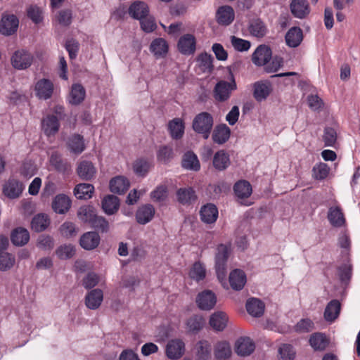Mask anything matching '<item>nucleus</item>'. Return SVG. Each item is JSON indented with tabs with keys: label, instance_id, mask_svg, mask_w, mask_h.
I'll return each mask as SVG.
<instances>
[{
	"label": "nucleus",
	"instance_id": "13d9d810",
	"mask_svg": "<svg viewBox=\"0 0 360 360\" xmlns=\"http://www.w3.org/2000/svg\"><path fill=\"white\" fill-rule=\"evenodd\" d=\"M280 360H293L295 357V351L289 344H283L278 348Z\"/></svg>",
	"mask_w": 360,
	"mask_h": 360
},
{
	"label": "nucleus",
	"instance_id": "79ce46f5",
	"mask_svg": "<svg viewBox=\"0 0 360 360\" xmlns=\"http://www.w3.org/2000/svg\"><path fill=\"white\" fill-rule=\"evenodd\" d=\"M182 167L186 169L199 170L200 165L197 155L191 151L186 153L183 156Z\"/></svg>",
	"mask_w": 360,
	"mask_h": 360
},
{
	"label": "nucleus",
	"instance_id": "423d86ee",
	"mask_svg": "<svg viewBox=\"0 0 360 360\" xmlns=\"http://www.w3.org/2000/svg\"><path fill=\"white\" fill-rule=\"evenodd\" d=\"M54 91L53 82L48 79H41L37 82L34 86L36 96L41 100L51 98Z\"/></svg>",
	"mask_w": 360,
	"mask_h": 360
},
{
	"label": "nucleus",
	"instance_id": "37998d69",
	"mask_svg": "<svg viewBox=\"0 0 360 360\" xmlns=\"http://www.w3.org/2000/svg\"><path fill=\"white\" fill-rule=\"evenodd\" d=\"M94 187L90 184H77L74 189V194L78 199H89L91 198Z\"/></svg>",
	"mask_w": 360,
	"mask_h": 360
},
{
	"label": "nucleus",
	"instance_id": "f3484780",
	"mask_svg": "<svg viewBox=\"0 0 360 360\" xmlns=\"http://www.w3.org/2000/svg\"><path fill=\"white\" fill-rule=\"evenodd\" d=\"M42 129L46 135L56 134L60 127L58 118L53 115H48L41 121Z\"/></svg>",
	"mask_w": 360,
	"mask_h": 360
},
{
	"label": "nucleus",
	"instance_id": "aec40b11",
	"mask_svg": "<svg viewBox=\"0 0 360 360\" xmlns=\"http://www.w3.org/2000/svg\"><path fill=\"white\" fill-rule=\"evenodd\" d=\"M71 206V200L65 194L57 195L52 202V208L58 214L67 212Z\"/></svg>",
	"mask_w": 360,
	"mask_h": 360
},
{
	"label": "nucleus",
	"instance_id": "69168bd1",
	"mask_svg": "<svg viewBox=\"0 0 360 360\" xmlns=\"http://www.w3.org/2000/svg\"><path fill=\"white\" fill-rule=\"evenodd\" d=\"M72 13L70 9H64L59 11L57 20L63 26H68L72 22Z\"/></svg>",
	"mask_w": 360,
	"mask_h": 360
},
{
	"label": "nucleus",
	"instance_id": "6e6d98bb",
	"mask_svg": "<svg viewBox=\"0 0 360 360\" xmlns=\"http://www.w3.org/2000/svg\"><path fill=\"white\" fill-rule=\"evenodd\" d=\"M330 167L327 164L319 162L316 164L312 169V176L316 180H323L329 174Z\"/></svg>",
	"mask_w": 360,
	"mask_h": 360
},
{
	"label": "nucleus",
	"instance_id": "2f4dec72",
	"mask_svg": "<svg viewBox=\"0 0 360 360\" xmlns=\"http://www.w3.org/2000/svg\"><path fill=\"white\" fill-rule=\"evenodd\" d=\"M150 51L157 58L164 57L168 51V44L164 39L157 38L151 42Z\"/></svg>",
	"mask_w": 360,
	"mask_h": 360
},
{
	"label": "nucleus",
	"instance_id": "7c9ffc66",
	"mask_svg": "<svg viewBox=\"0 0 360 360\" xmlns=\"http://www.w3.org/2000/svg\"><path fill=\"white\" fill-rule=\"evenodd\" d=\"M228 317L223 311H217L211 315L210 318V324L211 327L217 330H223L227 324Z\"/></svg>",
	"mask_w": 360,
	"mask_h": 360
},
{
	"label": "nucleus",
	"instance_id": "412c9836",
	"mask_svg": "<svg viewBox=\"0 0 360 360\" xmlns=\"http://www.w3.org/2000/svg\"><path fill=\"white\" fill-rule=\"evenodd\" d=\"M246 281V275L243 270L236 269L230 273L229 283L233 290H240L243 288Z\"/></svg>",
	"mask_w": 360,
	"mask_h": 360
},
{
	"label": "nucleus",
	"instance_id": "338daca9",
	"mask_svg": "<svg viewBox=\"0 0 360 360\" xmlns=\"http://www.w3.org/2000/svg\"><path fill=\"white\" fill-rule=\"evenodd\" d=\"M91 224L94 228L101 230L102 232H106L109 228L108 221L101 216L95 215Z\"/></svg>",
	"mask_w": 360,
	"mask_h": 360
},
{
	"label": "nucleus",
	"instance_id": "2eb2a0df",
	"mask_svg": "<svg viewBox=\"0 0 360 360\" xmlns=\"http://www.w3.org/2000/svg\"><path fill=\"white\" fill-rule=\"evenodd\" d=\"M179 51L185 55H190L195 50V39L193 35L186 34L182 36L178 42Z\"/></svg>",
	"mask_w": 360,
	"mask_h": 360
},
{
	"label": "nucleus",
	"instance_id": "e2e57ef3",
	"mask_svg": "<svg viewBox=\"0 0 360 360\" xmlns=\"http://www.w3.org/2000/svg\"><path fill=\"white\" fill-rule=\"evenodd\" d=\"M150 164L145 160L140 159L134 162L133 169L134 172L139 175L143 176L149 171Z\"/></svg>",
	"mask_w": 360,
	"mask_h": 360
},
{
	"label": "nucleus",
	"instance_id": "603ef678",
	"mask_svg": "<svg viewBox=\"0 0 360 360\" xmlns=\"http://www.w3.org/2000/svg\"><path fill=\"white\" fill-rule=\"evenodd\" d=\"M170 134L173 139L181 138L184 132L183 121L179 118H175L170 121L168 124Z\"/></svg>",
	"mask_w": 360,
	"mask_h": 360
},
{
	"label": "nucleus",
	"instance_id": "20e7f679",
	"mask_svg": "<svg viewBox=\"0 0 360 360\" xmlns=\"http://www.w3.org/2000/svg\"><path fill=\"white\" fill-rule=\"evenodd\" d=\"M19 25L18 18L13 14L4 13L0 21V33L5 36L13 34Z\"/></svg>",
	"mask_w": 360,
	"mask_h": 360
},
{
	"label": "nucleus",
	"instance_id": "3c124183",
	"mask_svg": "<svg viewBox=\"0 0 360 360\" xmlns=\"http://www.w3.org/2000/svg\"><path fill=\"white\" fill-rule=\"evenodd\" d=\"M176 195L179 202L183 205L191 204L196 200L195 191L191 188H180Z\"/></svg>",
	"mask_w": 360,
	"mask_h": 360
},
{
	"label": "nucleus",
	"instance_id": "052dcab7",
	"mask_svg": "<svg viewBox=\"0 0 360 360\" xmlns=\"http://www.w3.org/2000/svg\"><path fill=\"white\" fill-rule=\"evenodd\" d=\"M314 329V323L309 319H302L295 326V330L299 333H305Z\"/></svg>",
	"mask_w": 360,
	"mask_h": 360
},
{
	"label": "nucleus",
	"instance_id": "58836bf2",
	"mask_svg": "<svg viewBox=\"0 0 360 360\" xmlns=\"http://www.w3.org/2000/svg\"><path fill=\"white\" fill-rule=\"evenodd\" d=\"M233 191L238 198L245 199L251 195L252 186L248 181L240 180L235 184Z\"/></svg>",
	"mask_w": 360,
	"mask_h": 360
},
{
	"label": "nucleus",
	"instance_id": "9d476101",
	"mask_svg": "<svg viewBox=\"0 0 360 360\" xmlns=\"http://www.w3.org/2000/svg\"><path fill=\"white\" fill-rule=\"evenodd\" d=\"M217 302L215 295L211 290H205L198 294L196 302L198 307L202 310H210Z\"/></svg>",
	"mask_w": 360,
	"mask_h": 360
},
{
	"label": "nucleus",
	"instance_id": "774afa93",
	"mask_svg": "<svg viewBox=\"0 0 360 360\" xmlns=\"http://www.w3.org/2000/svg\"><path fill=\"white\" fill-rule=\"evenodd\" d=\"M61 234L67 238L75 236L77 234L75 225L70 221L63 223L60 226Z\"/></svg>",
	"mask_w": 360,
	"mask_h": 360
},
{
	"label": "nucleus",
	"instance_id": "a211bd4d",
	"mask_svg": "<svg viewBox=\"0 0 360 360\" xmlns=\"http://www.w3.org/2000/svg\"><path fill=\"white\" fill-rule=\"evenodd\" d=\"M155 210L150 204H146L140 207L136 213V219L139 224H146L150 221L154 217Z\"/></svg>",
	"mask_w": 360,
	"mask_h": 360
},
{
	"label": "nucleus",
	"instance_id": "c03bdc74",
	"mask_svg": "<svg viewBox=\"0 0 360 360\" xmlns=\"http://www.w3.org/2000/svg\"><path fill=\"white\" fill-rule=\"evenodd\" d=\"M16 259L14 255L8 252H0V271H8L15 265Z\"/></svg>",
	"mask_w": 360,
	"mask_h": 360
},
{
	"label": "nucleus",
	"instance_id": "c85d7f7f",
	"mask_svg": "<svg viewBox=\"0 0 360 360\" xmlns=\"http://www.w3.org/2000/svg\"><path fill=\"white\" fill-rule=\"evenodd\" d=\"M129 187L128 179L122 176H117L110 181V191L117 194L125 193Z\"/></svg>",
	"mask_w": 360,
	"mask_h": 360
},
{
	"label": "nucleus",
	"instance_id": "c756f323",
	"mask_svg": "<svg viewBox=\"0 0 360 360\" xmlns=\"http://www.w3.org/2000/svg\"><path fill=\"white\" fill-rule=\"evenodd\" d=\"M271 90V85L269 82H256L254 84V97L257 101H262L268 97Z\"/></svg>",
	"mask_w": 360,
	"mask_h": 360
},
{
	"label": "nucleus",
	"instance_id": "bb28decb",
	"mask_svg": "<svg viewBox=\"0 0 360 360\" xmlns=\"http://www.w3.org/2000/svg\"><path fill=\"white\" fill-rule=\"evenodd\" d=\"M232 350L230 344L226 341H220L214 347V357L218 360H226L231 357Z\"/></svg>",
	"mask_w": 360,
	"mask_h": 360
},
{
	"label": "nucleus",
	"instance_id": "09e8293b",
	"mask_svg": "<svg viewBox=\"0 0 360 360\" xmlns=\"http://www.w3.org/2000/svg\"><path fill=\"white\" fill-rule=\"evenodd\" d=\"M50 162L56 170L60 172H65L70 169V163L63 160L61 155L57 152H53L51 155Z\"/></svg>",
	"mask_w": 360,
	"mask_h": 360
},
{
	"label": "nucleus",
	"instance_id": "6e6552de",
	"mask_svg": "<svg viewBox=\"0 0 360 360\" xmlns=\"http://www.w3.org/2000/svg\"><path fill=\"white\" fill-rule=\"evenodd\" d=\"M255 349V342L248 337H240L235 343L236 352L240 356L250 355L254 352Z\"/></svg>",
	"mask_w": 360,
	"mask_h": 360
},
{
	"label": "nucleus",
	"instance_id": "1a4fd4ad",
	"mask_svg": "<svg viewBox=\"0 0 360 360\" xmlns=\"http://www.w3.org/2000/svg\"><path fill=\"white\" fill-rule=\"evenodd\" d=\"M272 56L271 49L266 45H259L252 53V60L258 66L266 65Z\"/></svg>",
	"mask_w": 360,
	"mask_h": 360
},
{
	"label": "nucleus",
	"instance_id": "c9c22d12",
	"mask_svg": "<svg viewBox=\"0 0 360 360\" xmlns=\"http://www.w3.org/2000/svg\"><path fill=\"white\" fill-rule=\"evenodd\" d=\"M341 304L337 300H331L326 306L324 311V319L327 321H333L335 320L340 312Z\"/></svg>",
	"mask_w": 360,
	"mask_h": 360
},
{
	"label": "nucleus",
	"instance_id": "bf43d9fd",
	"mask_svg": "<svg viewBox=\"0 0 360 360\" xmlns=\"http://www.w3.org/2000/svg\"><path fill=\"white\" fill-rule=\"evenodd\" d=\"M206 275V270L204 266L200 262H195L191 267L189 271V276L192 279L197 281H201L205 278Z\"/></svg>",
	"mask_w": 360,
	"mask_h": 360
},
{
	"label": "nucleus",
	"instance_id": "cd10ccee",
	"mask_svg": "<svg viewBox=\"0 0 360 360\" xmlns=\"http://www.w3.org/2000/svg\"><path fill=\"white\" fill-rule=\"evenodd\" d=\"M264 303L257 298H250L246 302V309L252 316L259 317L263 315L264 311Z\"/></svg>",
	"mask_w": 360,
	"mask_h": 360
},
{
	"label": "nucleus",
	"instance_id": "8fccbe9b",
	"mask_svg": "<svg viewBox=\"0 0 360 360\" xmlns=\"http://www.w3.org/2000/svg\"><path fill=\"white\" fill-rule=\"evenodd\" d=\"M338 275L343 285H347L349 284L352 275V265L349 261L338 267Z\"/></svg>",
	"mask_w": 360,
	"mask_h": 360
},
{
	"label": "nucleus",
	"instance_id": "473e14b6",
	"mask_svg": "<svg viewBox=\"0 0 360 360\" xmlns=\"http://www.w3.org/2000/svg\"><path fill=\"white\" fill-rule=\"evenodd\" d=\"M11 239L13 245L22 246L28 243L30 233L27 229L19 227L13 231Z\"/></svg>",
	"mask_w": 360,
	"mask_h": 360
},
{
	"label": "nucleus",
	"instance_id": "a18cd8bd",
	"mask_svg": "<svg viewBox=\"0 0 360 360\" xmlns=\"http://www.w3.org/2000/svg\"><path fill=\"white\" fill-rule=\"evenodd\" d=\"M85 94V89L81 84H73L70 94V103L73 105L79 104L84 101Z\"/></svg>",
	"mask_w": 360,
	"mask_h": 360
},
{
	"label": "nucleus",
	"instance_id": "39448f33",
	"mask_svg": "<svg viewBox=\"0 0 360 360\" xmlns=\"http://www.w3.org/2000/svg\"><path fill=\"white\" fill-rule=\"evenodd\" d=\"M33 61L32 55L25 50L16 51L11 58L13 66L18 70L29 68Z\"/></svg>",
	"mask_w": 360,
	"mask_h": 360
},
{
	"label": "nucleus",
	"instance_id": "f8f14e48",
	"mask_svg": "<svg viewBox=\"0 0 360 360\" xmlns=\"http://www.w3.org/2000/svg\"><path fill=\"white\" fill-rule=\"evenodd\" d=\"M23 190L22 184L19 181L10 179H8L3 188L4 194L11 199L18 198Z\"/></svg>",
	"mask_w": 360,
	"mask_h": 360
},
{
	"label": "nucleus",
	"instance_id": "680f3d73",
	"mask_svg": "<svg viewBox=\"0 0 360 360\" xmlns=\"http://www.w3.org/2000/svg\"><path fill=\"white\" fill-rule=\"evenodd\" d=\"M231 43L233 47L238 51H247L250 48L249 41L238 38L236 36L231 37Z\"/></svg>",
	"mask_w": 360,
	"mask_h": 360
},
{
	"label": "nucleus",
	"instance_id": "9b49d317",
	"mask_svg": "<svg viewBox=\"0 0 360 360\" xmlns=\"http://www.w3.org/2000/svg\"><path fill=\"white\" fill-rule=\"evenodd\" d=\"M290 8L292 14L300 19L306 18L310 13L307 0H291Z\"/></svg>",
	"mask_w": 360,
	"mask_h": 360
},
{
	"label": "nucleus",
	"instance_id": "0eeeda50",
	"mask_svg": "<svg viewBox=\"0 0 360 360\" xmlns=\"http://www.w3.org/2000/svg\"><path fill=\"white\" fill-rule=\"evenodd\" d=\"M185 352V344L179 339L171 340L166 346V355L170 359H179Z\"/></svg>",
	"mask_w": 360,
	"mask_h": 360
},
{
	"label": "nucleus",
	"instance_id": "b1692460",
	"mask_svg": "<svg viewBox=\"0 0 360 360\" xmlns=\"http://www.w3.org/2000/svg\"><path fill=\"white\" fill-rule=\"evenodd\" d=\"M201 220L206 224H212L218 217V210L213 204H207L201 207L200 212Z\"/></svg>",
	"mask_w": 360,
	"mask_h": 360
},
{
	"label": "nucleus",
	"instance_id": "dca6fc26",
	"mask_svg": "<svg viewBox=\"0 0 360 360\" xmlns=\"http://www.w3.org/2000/svg\"><path fill=\"white\" fill-rule=\"evenodd\" d=\"M77 173L82 179L89 181L95 176L96 169L91 162L83 160L79 162Z\"/></svg>",
	"mask_w": 360,
	"mask_h": 360
},
{
	"label": "nucleus",
	"instance_id": "a19ab883",
	"mask_svg": "<svg viewBox=\"0 0 360 360\" xmlns=\"http://www.w3.org/2000/svg\"><path fill=\"white\" fill-rule=\"evenodd\" d=\"M329 343L326 335L321 333H315L309 338V344L314 350H324Z\"/></svg>",
	"mask_w": 360,
	"mask_h": 360
},
{
	"label": "nucleus",
	"instance_id": "7ed1b4c3",
	"mask_svg": "<svg viewBox=\"0 0 360 360\" xmlns=\"http://www.w3.org/2000/svg\"><path fill=\"white\" fill-rule=\"evenodd\" d=\"M237 84L235 78L231 75L230 80H220L218 82L213 90V96L218 102H226L231 96L233 91L236 90Z\"/></svg>",
	"mask_w": 360,
	"mask_h": 360
},
{
	"label": "nucleus",
	"instance_id": "6ab92c4d",
	"mask_svg": "<svg viewBox=\"0 0 360 360\" xmlns=\"http://www.w3.org/2000/svg\"><path fill=\"white\" fill-rule=\"evenodd\" d=\"M148 6L143 1H136L129 8V14L134 19L141 20L148 16Z\"/></svg>",
	"mask_w": 360,
	"mask_h": 360
},
{
	"label": "nucleus",
	"instance_id": "0e129e2a",
	"mask_svg": "<svg viewBox=\"0 0 360 360\" xmlns=\"http://www.w3.org/2000/svg\"><path fill=\"white\" fill-rule=\"evenodd\" d=\"M57 256L61 259L71 258L75 255V249L72 245H63L56 250Z\"/></svg>",
	"mask_w": 360,
	"mask_h": 360
},
{
	"label": "nucleus",
	"instance_id": "de8ad7c7",
	"mask_svg": "<svg viewBox=\"0 0 360 360\" xmlns=\"http://www.w3.org/2000/svg\"><path fill=\"white\" fill-rule=\"evenodd\" d=\"M196 360H207L210 357L211 345L206 340H200L195 345Z\"/></svg>",
	"mask_w": 360,
	"mask_h": 360
},
{
	"label": "nucleus",
	"instance_id": "49530a36",
	"mask_svg": "<svg viewBox=\"0 0 360 360\" xmlns=\"http://www.w3.org/2000/svg\"><path fill=\"white\" fill-rule=\"evenodd\" d=\"M50 221L45 214H38L34 216L31 221L32 230L36 232L44 231L49 225Z\"/></svg>",
	"mask_w": 360,
	"mask_h": 360
},
{
	"label": "nucleus",
	"instance_id": "e433bc0d",
	"mask_svg": "<svg viewBox=\"0 0 360 360\" xmlns=\"http://www.w3.org/2000/svg\"><path fill=\"white\" fill-rule=\"evenodd\" d=\"M230 165L229 155L223 150L217 151L213 158V166L219 170H225Z\"/></svg>",
	"mask_w": 360,
	"mask_h": 360
},
{
	"label": "nucleus",
	"instance_id": "4c0bfd02",
	"mask_svg": "<svg viewBox=\"0 0 360 360\" xmlns=\"http://www.w3.org/2000/svg\"><path fill=\"white\" fill-rule=\"evenodd\" d=\"M338 127H326L323 130L322 140L326 147H335L338 139Z\"/></svg>",
	"mask_w": 360,
	"mask_h": 360
},
{
	"label": "nucleus",
	"instance_id": "5fc2aeb1",
	"mask_svg": "<svg viewBox=\"0 0 360 360\" xmlns=\"http://www.w3.org/2000/svg\"><path fill=\"white\" fill-rule=\"evenodd\" d=\"M205 325V320L200 315H193L186 321V326L191 332H198Z\"/></svg>",
	"mask_w": 360,
	"mask_h": 360
},
{
	"label": "nucleus",
	"instance_id": "72a5a7b5",
	"mask_svg": "<svg viewBox=\"0 0 360 360\" xmlns=\"http://www.w3.org/2000/svg\"><path fill=\"white\" fill-rule=\"evenodd\" d=\"M120 207V200L117 196L108 195L102 200V208L108 215L115 213Z\"/></svg>",
	"mask_w": 360,
	"mask_h": 360
},
{
	"label": "nucleus",
	"instance_id": "4d7b16f0",
	"mask_svg": "<svg viewBox=\"0 0 360 360\" xmlns=\"http://www.w3.org/2000/svg\"><path fill=\"white\" fill-rule=\"evenodd\" d=\"M96 215L94 209L91 206H82L77 212L79 219L83 222L91 223Z\"/></svg>",
	"mask_w": 360,
	"mask_h": 360
},
{
	"label": "nucleus",
	"instance_id": "f03ea898",
	"mask_svg": "<svg viewBox=\"0 0 360 360\" xmlns=\"http://www.w3.org/2000/svg\"><path fill=\"white\" fill-rule=\"evenodd\" d=\"M213 123L212 116L208 112H203L194 117L192 127L196 133L201 134L205 139H207L213 127Z\"/></svg>",
	"mask_w": 360,
	"mask_h": 360
},
{
	"label": "nucleus",
	"instance_id": "4468645a",
	"mask_svg": "<svg viewBox=\"0 0 360 360\" xmlns=\"http://www.w3.org/2000/svg\"><path fill=\"white\" fill-rule=\"evenodd\" d=\"M103 300V292L101 289L96 288L89 291L85 296V304L89 309H97Z\"/></svg>",
	"mask_w": 360,
	"mask_h": 360
},
{
	"label": "nucleus",
	"instance_id": "5701e85b",
	"mask_svg": "<svg viewBox=\"0 0 360 360\" xmlns=\"http://www.w3.org/2000/svg\"><path fill=\"white\" fill-rule=\"evenodd\" d=\"M286 44L292 48L298 46L303 39L302 30L298 27H291L285 36Z\"/></svg>",
	"mask_w": 360,
	"mask_h": 360
},
{
	"label": "nucleus",
	"instance_id": "ea45409f",
	"mask_svg": "<svg viewBox=\"0 0 360 360\" xmlns=\"http://www.w3.org/2000/svg\"><path fill=\"white\" fill-rule=\"evenodd\" d=\"M250 33L257 38L263 37L267 32L265 24L260 19L252 20L248 26Z\"/></svg>",
	"mask_w": 360,
	"mask_h": 360
},
{
	"label": "nucleus",
	"instance_id": "4be33fe9",
	"mask_svg": "<svg viewBox=\"0 0 360 360\" xmlns=\"http://www.w3.org/2000/svg\"><path fill=\"white\" fill-rule=\"evenodd\" d=\"M234 17V11L230 6H220L217 11V20L220 25H230L233 21Z\"/></svg>",
	"mask_w": 360,
	"mask_h": 360
},
{
	"label": "nucleus",
	"instance_id": "f257e3e1",
	"mask_svg": "<svg viewBox=\"0 0 360 360\" xmlns=\"http://www.w3.org/2000/svg\"><path fill=\"white\" fill-rule=\"evenodd\" d=\"M231 253V246L220 244L217 248L215 254V269L219 280L222 282L226 276V262Z\"/></svg>",
	"mask_w": 360,
	"mask_h": 360
},
{
	"label": "nucleus",
	"instance_id": "ddd939ff",
	"mask_svg": "<svg viewBox=\"0 0 360 360\" xmlns=\"http://www.w3.org/2000/svg\"><path fill=\"white\" fill-rule=\"evenodd\" d=\"M100 236L96 231L84 233L79 240L80 245L86 250H91L98 247L100 243Z\"/></svg>",
	"mask_w": 360,
	"mask_h": 360
},
{
	"label": "nucleus",
	"instance_id": "a878e982",
	"mask_svg": "<svg viewBox=\"0 0 360 360\" xmlns=\"http://www.w3.org/2000/svg\"><path fill=\"white\" fill-rule=\"evenodd\" d=\"M231 134V130L226 124L217 125L213 130L212 138L214 143L221 145L226 143Z\"/></svg>",
	"mask_w": 360,
	"mask_h": 360
},
{
	"label": "nucleus",
	"instance_id": "f704fd0d",
	"mask_svg": "<svg viewBox=\"0 0 360 360\" xmlns=\"http://www.w3.org/2000/svg\"><path fill=\"white\" fill-rule=\"evenodd\" d=\"M68 148L70 152L75 154H80L85 149L83 136L79 134H73L68 141Z\"/></svg>",
	"mask_w": 360,
	"mask_h": 360
},
{
	"label": "nucleus",
	"instance_id": "393cba45",
	"mask_svg": "<svg viewBox=\"0 0 360 360\" xmlns=\"http://www.w3.org/2000/svg\"><path fill=\"white\" fill-rule=\"evenodd\" d=\"M328 219L332 226L342 227L345 224V215L338 206L330 207L328 212Z\"/></svg>",
	"mask_w": 360,
	"mask_h": 360
},
{
	"label": "nucleus",
	"instance_id": "864d4df0",
	"mask_svg": "<svg viewBox=\"0 0 360 360\" xmlns=\"http://www.w3.org/2000/svg\"><path fill=\"white\" fill-rule=\"evenodd\" d=\"M212 61V56L207 53L200 54L197 59L198 67L203 72H212L213 69Z\"/></svg>",
	"mask_w": 360,
	"mask_h": 360
}]
</instances>
